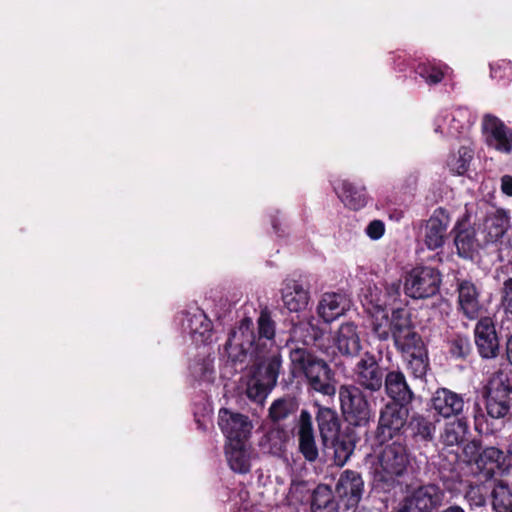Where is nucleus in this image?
I'll return each instance as SVG.
<instances>
[{"instance_id":"obj_51","label":"nucleus","mask_w":512,"mask_h":512,"mask_svg":"<svg viewBox=\"0 0 512 512\" xmlns=\"http://www.w3.org/2000/svg\"><path fill=\"white\" fill-rule=\"evenodd\" d=\"M282 451V445H278V446H274V447H271L269 452L272 453V454H280Z\"/></svg>"},{"instance_id":"obj_56","label":"nucleus","mask_w":512,"mask_h":512,"mask_svg":"<svg viewBox=\"0 0 512 512\" xmlns=\"http://www.w3.org/2000/svg\"><path fill=\"white\" fill-rule=\"evenodd\" d=\"M510 512H512V509L510 510Z\"/></svg>"},{"instance_id":"obj_9","label":"nucleus","mask_w":512,"mask_h":512,"mask_svg":"<svg viewBox=\"0 0 512 512\" xmlns=\"http://www.w3.org/2000/svg\"><path fill=\"white\" fill-rule=\"evenodd\" d=\"M407 404L389 402L380 412L377 438L384 442L396 436L407 423Z\"/></svg>"},{"instance_id":"obj_2","label":"nucleus","mask_w":512,"mask_h":512,"mask_svg":"<svg viewBox=\"0 0 512 512\" xmlns=\"http://www.w3.org/2000/svg\"><path fill=\"white\" fill-rule=\"evenodd\" d=\"M410 463L406 445L400 439L388 443L366 458L374 485L383 490L393 487L402 477Z\"/></svg>"},{"instance_id":"obj_54","label":"nucleus","mask_w":512,"mask_h":512,"mask_svg":"<svg viewBox=\"0 0 512 512\" xmlns=\"http://www.w3.org/2000/svg\"><path fill=\"white\" fill-rule=\"evenodd\" d=\"M398 512H409V510L406 509L405 504L403 505V508L399 510Z\"/></svg>"},{"instance_id":"obj_15","label":"nucleus","mask_w":512,"mask_h":512,"mask_svg":"<svg viewBox=\"0 0 512 512\" xmlns=\"http://www.w3.org/2000/svg\"><path fill=\"white\" fill-rule=\"evenodd\" d=\"M297 438L299 451L303 457L314 462L319 456V450L316 444L311 414L302 410L297 425Z\"/></svg>"},{"instance_id":"obj_21","label":"nucleus","mask_w":512,"mask_h":512,"mask_svg":"<svg viewBox=\"0 0 512 512\" xmlns=\"http://www.w3.org/2000/svg\"><path fill=\"white\" fill-rule=\"evenodd\" d=\"M182 327L196 343H207L212 337V323L198 308L185 314Z\"/></svg>"},{"instance_id":"obj_50","label":"nucleus","mask_w":512,"mask_h":512,"mask_svg":"<svg viewBox=\"0 0 512 512\" xmlns=\"http://www.w3.org/2000/svg\"><path fill=\"white\" fill-rule=\"evenodd\" d=\"M442 512H464V510L459 506H451Z\"/></svg>"},{"instance_id":"obj_35","label":"nucleus","mask_w":512,"mask_h":512,"mask_svg":"<svg viewBox=\"0 0 512 512\" xmlns=\"http://www.w3.org/2000/svg\"><path fill=\"white\" fill-rule=\"evenodd\" d=\"M492 505L496 512H510L512 509V487L501 480L496 482L492 490Z\"/></svg>"},{"instance_id":"obj_44","label":"nucleus","mask_w":512,"mask_h":512,"mask_svg":"<svg viewBox=\"0 0 512 512\" xmlns=\"http://www.w3.org/2000/svg\"><path fill=\"white\" fill-rule=\"evenodd\" d=\"M385 232V225L381 220H373L371 221L366 229V235L372 240H379Z\"/></svg>"},{"instance_id":"obj_49","label":"nucleus","mask_w":512,"mask_h":512,"mask_svg":"<svg viewBox=\"0 0 512 512\" xmlns=\"http://www.w3.org/2000/svg\"><path fill=\"white\" fill-rule=\"evenodd\" d=\"M506 358L512 365V335L507 339L506 342Z\"/></svg>"},{"instance_id":"obj_28","label":"nucleus","mask_w":512,"mask_h":512,"mask_svg":"<svg viewBox=\"0 0 512 512\" xmlns=\"http://www.w3.org/2000/svg\"><path fill=\"white\" fill-rule=\"evenodd\" d=\"M316 419L323 444H334L340 429L336 412L330 408L320 407Z\"/></svg>"},{"instance_id":"obj_41","label":"nucleus","mask_w":512,"mask_h":512,"mask_svg":"<svg viewBox=\"0 0 512 512\" xmlns=\"http://www.w3.org/2000/svg\"><path fill=\"white\" fill-rule=\"evenodd\" d=\"M295 409L296 405L293 400L278 399L272 403L269 414L273 421H280L287 418Z\"/></svg>"},{"instance_id":"obj_24","label":"nucleus","mask_w":512,"mask_h":512,"mask_svg":"<svg viewBox=\"0 0 512 512\" xmlns=\"http://www.w3.org/2000/svg\"><path fill=\"white\" fill-rule=\"evenodd\" d=\"M505 461L506 457L501 450L488 447L475 458V468H471V471L482 474L485 479H489L496 472L505 470Z\"/></svg>"},{"instance_id":"obj_34","label":"nucleus","mask_w":512,"mask_h":512,"mask_svg":"<svg viewBox=\"0 0 512 512\" xmlns=\"http://www.w3.org/2000/svg\"><path fill=\"white\" fill-rule=\"evenodd\" d=\"M313 488L309 482L299 479H293L289 487L286 502L289 506L297 507L307 503L312 495Z\"/></svg>"},{"instance_id":"obj_13","label":"nucleus","mask_w":512,"mask_h":512,"mask_svg":"<svg viewBox=\"0 0 512 512\" xmlns=\"http://www.w3.org/2000/svg\"><path fill=\"white\" fill-rule=\"evenodd\" d=\"M218 424L227 438V444L247 441L252 430L247 416L225 408L219 411Z\"/></svg>"},{"instance_id":"obj_55","label":"nucleus","mask_w":512,"mask_h":512,"mask_svg":"<svg viewBox=\"0 0 512 512\" xmlns=\"http://www.w3.org/2000/svg\"><path fill=\"white\" fill-rule=\"evenodd\" d=\"M474 493V490L472 489L471 491H469L468 493V496L471 497V494Z\"/></svg>"},{"instance_id":"obj_20","label":"nucleus","mask_w":512,"mask_h":512,"mask_svg":"<svg viewBox=\"0 0 512 512\" xmlns=\"http://www.w3.org/2000/svg\"><path fill=\"white\" fill-rule=\"evenodd\" d=\"M431 407L438 415L449 418L463 411L464 400L461 395L447 388H439L431 399Z\"/></svg>"},{"instance_id":"obj_19","label":"nucleus","mask_w":512,"mask_h":512,"mask_svg":"<svg viewBox=\"0 0 512 512\" xmlns=\"http://www.w3.org/2000/svg\"><path fill=\"white\" fill-rule=\"evenodd\" d=\"M281 296L284 306L290 312H300L306 309L310 301V292L302 282L287 279L283 283Z\"/></svg>"},{"instance_id":"obj_53","label":"nucleus","mask_w":512,"mask_h":512,"mask_svg":"<svg viewBox=\"0 0 512 512\" xmlns=\"http://www.w3.org/2000/svg\"><path fill=\"white\" fill-rule=\"evenodd\" d=\"M278 436H279V433H270V434L268 435V438L271 440V439H273V438H277Z\"/></svg>"},{"instance_id":"obj_14","label":"nucleus","mask_w":512,"mask_h":512,"mask_svg":"<svg viewBox=\"0 0 512 512\" xmlns=\"http://www.w3.org/2000/svg\"><path fill=\"white\" fill-rule=\"evenodd\" d=\"M364 482L361 475L353 470L343 471L336 483V495L347 507L356 506L361 500Z\"/></svg>"},{"instance_id":"obj_38","label":"nucleus","mask_w":512,"mask_h":512,"mask_svg":"<svg viewBox=\"0 0 512 512\" xmlns=\"http://www.w3.org/2000/svg\"><path fill=\"white\" fill-rule=\"evenodd\" d=\"M214 359L207 357L196 360L190 365L191 375L199 381L212 382L215 377Z\"/></svg>"},{"instance_id":"obj_30","label":"nucleus","mask_w":512,"mask_h":512,"mask_svg":"<svg viewBox=\"0 0 512 512\" xmlns=\"http://www.w3.org/2000/svg\"><path fill=\"white\" fill-rule=\"evenodd\" d=\"M366 309L372 318V330L380 340H387L390 334L393 335L392 318L388 317L385 308H381V303L368 305Z\"/></svg>"},{"instance_id":"obj_12","label":"nucleus","mask_w":512,"mask_h":512,"mask_svg":"<svg viewBox=\"0 0 512 512\" xmlns=\"http://www.w3.org/2000/svg\"><path fill=\"white\" fill-rule=\"evenodd\" d=\"M444 491L435 484H428L414 489L405 499L409 512H432L444 500Z\"/></svg>"},{"instance_id":"obj_46","label":"nucleus","mask_w":512,"mask_h":512,"mask_svg":"<svg viewBox=\"0 0 512 512\" xmlns=\"http://www.w3.org/2000/svg\"><path fill=\"white\" fill-rule=\"evenodd\" d=\"M502 306L506 312L512 314V278L503 284Z\"/></svg>"},{"instance_id":"obj_3","label":"nucleus","mask_w":512,"mask_h":512,"mask_svg":"<svg viewBox=\"0 0 512 512\" xmlns=\"http://www.w3.org/2000/svg\"><path fill=\"white\" fill-rule=\"evenodd\" d=\"M290 369L294 377H304L307 384L315 391L324 395L335 393L332 384V371L321 358L303 348L290 352Z\"/></svg>"},{"instance_id":"obj_10","label":"nucleus","mask_w":512,"mask_h":512,"mask_svg":"<svg viewBox=\"0 0 512 512\" xmlns=\"http://www.w3.org/2000/svg\"><path fill=\"white\" fill-rule=\"evenodd\" d=\"M475 122V117L467 109L443 111L434 120V131L443 136L457 137L465 134Z\"/></svg>"},{"instance_id":"obj_48","label":"nucleus","mask_w":512,"mask_h":512,"mask_svg":"<svg viewBox=\"0 0 512 512\" xmlns=\"http://www.w3.org/2000/svg\"><path fill=\"white\" fill-rule=\"evenodd\" d=\"M501 191L503 194L512 197V176L504 175L501 177Z\"/></svg>"},{"instance_id":"obj_25","label":"nucleus","mask_w":512,"mask_h":512,"mask_svg":"<svg viewBox=\"0 0 512 512\" xmlns=\"http://www.w3.org/2000/svg\"><path fill=\"white\" fill-rule=\"evenodd\" d=\"M448 225L449 218L442 211H436L429 218L424 235V242L429 249L435 250L443 245Z\"/></svg>"},{"instance_id":"obj_27","label":"nucleus","mask_w":512,"mask_h":512,"mask_svg":"<svg viewBox=\"0 0 512 512\" xmlns=\"http://www.w3.org/2000/svg\"><path fill=\"white\" fill-rule=\"evenodd\" d=\"M385 390L396 403L408 404L413 399V392L409 388L404 374L400 371H390L385 376Z\"/></svg>"},{"instance_id":"obj_47","label":"nucleus","mask_w":512,"mask_h":512,"mask_svg":"<svg viewBox=\"0 0 512 512\" xmlns=\"http://www.w3.org/2000/svg\"><path fill=\"white\" fill-rule=\"evenodd\" d=\"M352 450L344 444L336 445L334 462L337 466H343L350 457Z\"/></svg>"},{"instance_id":"obj_16","label":"nucleus","mask_w":512,"mask_h":512,"mask_svg":"<svg viewBox=\"0 0 512 512\" xmlns=\"http://www.w3.org/2000/svg\"><path fill=\"white\" fill-rule=\"evenodd\" d=\"M509 227V212L504 209H497L487 215L478 233L483 244L494 243L504 236Z\"/></svg>"},{"instance_id":"obj_37","label":"nucleus","mask_w":512,"mask_h":512,"mask_svg":"<svg viewBox=\"0 0 512 512\" xmlns=\"http://www.w3.org/2000/svg\"><path fill=\"white\" fill-rule=\"evenodd\" d=\"M408 428L412 436L423 441H430L434 437L435 425L421 415H414L409 421Z\"/></svg>"},{"instance_id":"obj_29","label":"nucleus","mask_w":512,"mask_h":512,"mask_svg":"<svg viewBox=\"0 0 512 512\" xmlns=\"http://www.w3.org/2000/svg\"><path fill=\"white\" fill-rule=\"evenodd\" d=\"M247 441L226 445V457L230 468L238 473H247L251 467V453Z\"/></svg>"},{"instance_id":"obj_18","label":"nucleus","mask_w":512,"mask_h":512,"mask_svg":"<svg viewBox=\"0 0 512 512\" xmlns=\"http://www.w3.org/2000/svg\"><path fill=\"white\" fill-rule=\"evenodd\" d=\"M333 344L343 356L358 355L362 343L357 326L351 322L343 323L334 333Z\"/></svg>"},{"instance_id":"obj_8","label":"nucleus","mask_w":512,"mask_h":512,"mask_svg":"<svg viewBox=\"0 0 512 512\" xmlns=\"http://www.w3.org/2000/svg\"><path fill=\"white\" fill-rule=\"evenodd\" d=\"M481 128L485 144L490 149L506 155L512 153V127L492 114H485Z\"/></svg>"},{"instance_id":"obj_26","label":"nucleus","mask_w":512,"mask_h":512,"mask_svg":"<svg viewBox=\"0 0 512 512\" xmlns=\"http://www.w3.org/2000/svg\"><path fill=\"white\" fill-rule=\"evenodd\" d=\"M458 304L460 310L469 319L478 317L481 305L479 291L470 281H461L458 284Z\"/></svg>"},{"instance_id":"obj_33","label":"nucleus","mask_w":512,"mask_h":512,"mask_svg":"<svg viewBox=\"0 0 512 512\" xmlns=\"http://www.w3.org/2000/svg\"><path fill=\"white\" fill-rule=\"evenodd\" d=\"M468 425L464 419L448 422L441 434V442L448 447L458 446L464 441Z\"/></svg>"},{"instance_id":"obj_52","label":"nucleus","mask_w":512,"mask_h":512,"mask_svg":"<svg viewBox=\"0 0 512 512\" xmlns=\"http://www.w3.org/2000/svg\"><path fill=\"white\" fill-rule=\"evenodd\" d=\"M484 502H485L484 497H483L482 495H479V496L477 497V500H476L475 504H476V505H483V504H484Z\"/></svg>"},{"instance_id":"obj_32","label":"nucleus","mask_w":512,"mask_h":512,"mask_svg":"<svg viewBox=\"0 0 512 512\" xmlns=\"http://www.w3.org/2000/svg\"><path fill=\"white\" fill-rule=\"evenodd\" d=\"M454 242L458 254L464 258L471 257L476 248L483 243L479 233L477 232L475 235V232L471 229L458 231Z\"/></svg>"},{"instance_id":"obj_42","label":"nucleus","mask_w":512,"mask_h":512,"mask_svg":"<svg viewBox=\"0 0 512 512\" xmlns=\"http://www.w3.org/2000/svg\"><path fill=\"white\" fill-rule=\"evenodd\" d=\"M417 74L423 78L428 84H437L443 77L445 72L432 63H421L416 69Z\"/></svg>"},{"instance_id":"obj_22","label":"nucleus","mask_w":512,"mask_h":512,"mask_svg":"<svg viewBox=\"0 0 512 512\" xmlns=\"http://www.w3.org/2000/svg\"><path fill=\"white\" fill-rule=\"evenodd\" d=\"M475 342L479 353L484 358H492L497 355L499 343L492 320L482 318L475 328Z\"/></svg>"},{"instance_id":"obj_40","label":"nucleus","mask_w":512,"mask_h":512,"mask_svg":"<svg viewBox=\"0 0 512 512\" xmlns=\"http://www.w3.org/2000/svg\"><path fill=\"white\" fill-rule=\"evenodd\" d=\"M408 361V367L416 378L425 376L428 369V359L426 350H421L419 353H413L405 356Z\"/></svg>"},{"instance_id":"obj_43","label":"nucleus","mask_w":512,"mask_h":512,"mask_svg":"<svg viewBox=\"0 0 512 512\" xmlns=\"http://www.w3.org/2000/svg\"><path fill=\"white\" fill-rule=\"evenodd\" d=\"M491 77L504 84L512 80V64L509 61H501L491 66Z\"/></svg>"},{"instance_id":"obj_39","label":"nucleus","mask_w":512,"mask_h":512,"mask_svg":"<svg viewBox=\"0 0 512 512\" xmlns=\"http://www.w3.org/2000/svg\"><path fill=\"white\" fill-rule=\"evenodd\" d=\"M371 301L369 305H373L376 302L381 303V308H387L392 306L400 297V282L394 281L385 287V292H379L371 294Z\"/></svg>"},{"instance_id":"obj_5","label":"nucleus","mask_w":512,"mask_h":512,"mask_svg":"<svg viewBox=\"0 0 512 512\" xmlns=\"http://www.w3.org/2000/svg\"><path fill=\"white\" fill-rule=\"evenodd\" d=\"M441 279L437 270L431 267L418 266L411 269L405 276V294L414 299L428 298L439 290Z\"/></svg>"},{"instance_id":"obj_23","label":"nucleus","mask_w":512,"mask_h":512,"mask_svg":"<svg viewBox=\"0 0 512 512\" xmlns=\"http://www.w3.org/2000/svg\"><path fill=\"white\" fill-rule=\"evenodd\" d=\"M334 190L342 203L351 210L364 208L369 200L364 186H358L348 180H337Z\"/></svg>"},{"instance_id":"obj_7","label":"nucleus","mask_w":512,"mask_h":512,"mask_svg":"<svg viewBox=\"0 0 512 512\" xmlns=\"http://www.w3.org/2000/svg\"><path fill=\"white\" fill-rule=\"evenodd\" d=\"M339 399L341 410L351 424L361 425L369 419V403L359 387L342 385L339 389Z\"/></svg>"},{"instance_id":"obj_11","label":"nucleus","mask_w":512,"mask_h":512,"mask_svg":"<svg viewBox=\"0 0 512 512\" xmlns=\"http://www.w3.org/2000/svg\"><path fill=\"white\" fill-rule=\"evenodd\" d=\"M353 379L360 387L376 392L383 385L384 373L376 357L366 352L353 368Z\"/></svg>"},{"instance_id":"obj_45","label":"nucleus","mask_w":512,"mask_h":512,"mask_svg":"<svg viewBox=\"0 0 512 512\" xmlns=\"http://www.w3.org/2000/svg\"><path fill=\"white\" fill-rule=\"evenodd\" d=\"M463 453L471 468H475V458L481 453L480 446L474 441L469 442L464 446Z\"/></svg>"},{"instance_id":"obj_31","label":"nucleus","mask_w":512,"mask_h":512,"mask_svg":"<svg viewBox=\"0 0 512 512\" xmlns=\"http://www.w3.org/2000/svg\"><path fill=\"white\" fill-rule=\"evenodd\" d=\"M473 158V149L469 146H461L456 152L449 155L447 167L454 174L464 175L469 170Z\"/></svg>"},{"instance_id":"obj_6","label":"nucleus","mask_w":512,"mask_h":512,"mask_svg":"<svg viewBox=\"0 0 512 512\" xmlns=\"http://www.w3.org/2000/svg\"><path fill=\"white\" fill-rule=\"evenodd\" d=\"M392 324L395 345L405 356L425 349L421 338L412 330L411 321L405 309L393 310Z\"/></svg>"},{"instance_id":"obj_1","label":"nucleus","mask_w":512,"mask_h":512,"mask_svg":"<svg viewBox=\"0 0 512 512\" xmlns=\"http://www.w3.org/2000/svg\"><path fill=\"white\" fill-rule=\"evenodd\" d=\"M258 336L253 321L244 318L232 331L226 344L225 353L234 363L252 362L245 375L247 397L263 403L277 383L281 368V357L275 345V323L267 309L257 319Z\"/></svg>"},{"instance_id":"obj_36","label":"nucleus","mask_w":512,"mask_h":512,"mask_svg":"<svg viewBox=\"0 0 512 512\" xmlns=\"http://www.w3.org/2000/svg\"><path fill=\"white\" fill-rule=\"evenodd\" d=\"M312 512H337L331 490L327 486H318L311 497Z\"/></svg>"},{"instance_id":"obj_17","label":"nucleus","mask_w":512,"mask_h":512,"mask_svg":"<svg viewBox=\"0 0 512 512\" xmlns=\"http://www.w3.org/2000/svg\"><path fill=\"white\" fill-rule=\"evenodd\" d=\"M350 299L343 293L326 292L317 305V314L325 322L330 323L344 315L350 308Z\"/></svg>"},{"instance_id":"obj_4","label":"nucleus","mask_w":512,"mask_h":512,"mask_svg":"<svg viewBox=\"0 0 512 512\" xmlns=\"http://www.w3.org/2000/svg\"><path fill=\"white\" fill-rule=\"evenodd\" d=\"M486 410L495 419L512 416V378L507 369H499L489 378Z\"/></svg>"}]
</instances>
